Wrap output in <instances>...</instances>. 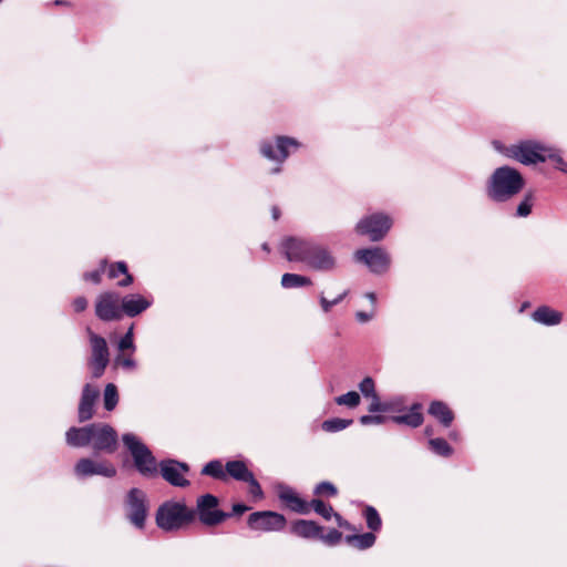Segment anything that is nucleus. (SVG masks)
I'll return each instance as SVG.
<instances>
[{
    "mask_svg": "<svg viewBox=\"0 0 567 567\" xmlns=\"http://www.w3.org/2000/svg\"><path fill=\"white\" fill-rule=\"evenodd\" d=\"M319 301H320L321 308H322V310H323L324 312H329V311L331 310V308H332L333 306H336V301H333V300H328V299L323 296V293H321V295L319 296Z\"/></svg>",
    "mask_w": 567,
    "mask_h": 567,
    "instance_id": "obj_45",
    "label": "nucleus"
},
{
    "mask_svg": "<svg viewBox=\"0 0 567 567\" xmlns=\"http://www.w3.org/2000/svg\"><path fill=\"white\" fill-rule=\"evenodd\" d=\"M318 538H320L323 543L333 546L341 540L342 534L338 529L332 528L327 534H322L321 532Z\"/></svg>",
    "mask_w": 567,
    "mask_h": 567,
    "instance_id": "obj_40",
    "label": "nucleus"
},
{
    "mask_svg": "<svg viewBox=\"0 0 567 567\" xmlns=\"http://www.w3.org/2000/svg\"><path fill=\"white\" fill-rule=\"evenodd\" d=\"M86 333L91 344V358L89 364L92 369L93 378L97 379L103 375L110 362V352L106 340L103 337L93 332L91 328H86Z\"/></svg>",
    "mask_w": 567,
    "mask_h": 567,
    "instance_id": "obj_9",
    "label": "nucleus"
},
{
    "mask_svg": "<svg viewBox=\"0 0 567 567\" xmlns=\"http://www.w3.org/2000/svg\"><path fill=\"white\" fill-rule=\"evenodd\" d=\"M162 477L172 486L187 487L190 482L185 477L189 472V466L185 462L173 458L162 460L158 466Z\"/></svg>",
    "mask_w": 567,
    "mask_h": 567,
    "instance_id": "obj_13",
    "label": "nucleus"
},
{
    "mask_svg": "<svg viewBox=\"0 0 567 567\" xmlns=\"http://www.w3.org/2000/svg\"><path fill=\"white\" fill-rule=\"evenodd\" d=\"M372 402L369 406L370 412H385L388 411V405L385 403H381L378 394L371 396Z\"/></svg>",
    "mask_w": 567,
    "mask_h": 567,
    "instance_id": "obj_42",
    "label": "nucleus"
},
{
    "mask_svg": "<svg viewBox=\"0 0 567 567\" xmlns=\"http://www.w3.org/2000/svg\"><path fill=\"white\" fill-rule=\"evenodd\" d=\"M106 267H107V260L102 259L100 261V266L97 269L84 274V276H83L84 280L91 281L95 285L100 284L101 279H102V275L106 270Z\"/></svg>",
    "mask_w": 567,
    "mask_h": 567,
    "instance_id": "obj_35",
    "label": "nucleus"
},
{
    "mask_svg": "<svg viewBox=\"0 0 567 567\" xmlns=\"http://www.w3.org/2000/svg\"><path fill=\"white\" fill-rule=\"evenodd\" d=\"M524 187V178L518 171L509 166H502L494 171L488 185L487 195L495 202H506Z\"/></svg>",
    "mask_w": 567,
    "mask_h": 567,
    "instance_id": "obj_3",
    "label": "nucleus"
},
{
    "mask_svg": "<svg viewBox=\"0 0 567 567\" xmlns=\"http://www.w3.org/2000/svg\"><path fill=\"white\" fill-rule=\"evenodd\" d=\"M355 318L359 322H368L369 320L372 319V313H367V312H363V311H358L355 313Z\"/></svg>",
    "mask_w": 567,
    "mask_h": 567,
    "instance_id": "obj_48",
    "label": "nucleus"
},
{
    "mask_svg": "<svg viewBox=\"0 0 567 567\" xmlns=\"http://www.w3.org/2000/svg\"><path fill=\"white\" fill-rule=\"evenodd\" d=\"M226 474L239 482H246L251 478L252 472L248 470L243 461H228L225 465Z\"/></svg>",
    "mask_w": 567,
    "mask_h": 567,
    "instance_id": "obj_24",
    "label": "nucleus"
},
{
    "mask_svg": "<svg viewBox=\"0 0 567 567\" xmlns=\"http://www.w3.org/2000/svg\"><path fill=\"white\" fill-rule=\"evenodd\" d=\"M310 511L313 509L318 515L322 516L324 519L329 520L333 515V508L331 505L326 504L323 501L319 498L312 499L310 503Z\"/></svg>",
    "mask_w": 567,
    "mask_h": 567,
    "instance_id": "obj_33",
    "label": "nucleus"
},
{
    "mask_svg": "<svg viewBox=\"0 0 567 567\" xmlns=\"http://www.w3.org/2000/svg\"><path fill=\"white\" fill-rule=\"evenodd\" d=\"M279 172H280V168H279V167H276V168H274V169H272V173H274V174H277V173H279Z\"/></svg>",
    "mask_w": 567,
    "mask_h": 567,
    "instance_id": "obj_56",
    "label": "nucleus"
},
{
    "mask_svg": "<svg viewBox=\"0 0 567 567\" xmlns=\"http://www.w3.org/2000/svg\"><path fill=\"white\" fill-rule=\"evenodd\" d=\"M433 433H434V432H433V429H432L431 426H426V427L424 429V434H425L426 436L431 437V436L433 435Z\"/></svg>",
    "mask_w": 567,
    "mask_h": 567,
    "instance_id": "obj_53",
    "label": "nucleus"
},
{
    "mask_svg": "<svg viewBox=\"0 0 567 567\" xmlns=\"http://www.w3.org/2000/svg\"><path fill=\"white\" fill-rule=\"evenodd\" d=\"M248 509H249V507L247 505L237 503V504L233 505V512L230 514L231 515H241L245 512H247Z\"/></svg>",
    "mask_w": 567,
    "mask_h": 567,
    "instance_id": "obj_47",
    "label": "nucleus"
},
{
    "mask_svg": "<svg viewBox=\"0 0 567 567\" xmlns=\"http://www.w3.org/2000/svg\"><path fill=\"white\" fill-rule=\"evenodd\" d=\"M280 249L289 261L305 264L311 270L331 272L337 268L332 251L312 239L287 237L281 241Z\"/></svg>",
    "mask_w": 567,
    "mask_h": 567,
    "instance_id": "obj_1",
    "label": "nucleus"
},
{
    "mask_svg": "<svg viewBox=\"0 0 567 567\" xmlns=\"http://www.w3.org/2000/svg\"><path fill=\"white\" fill-rule=\"evenodd\" d=\"M219 499L213 494H204L196 501V507L193 508L194 519L198 517L205 526H216L231 516L218 508Z\"/></svg>",
    "mask_w": 567,
    "mask_h": 567,
    "instance_id": "obj_7",
    "label": "nucleus"
},
{
    "mask_svg": "<svg viewBox=\"0 0 567 567\" xmlns=\"http://www.w3.org/2000/svg\"><path fill=\"white\" fill-rule=\"evenodd\" d=\"M533 208V195L527 194L523 200L518 204L516 209L517 217H527L532 213Z\"/></svg>",
    "mask_w": 567,
    "mask_h": 567,
    "instance_id": "obj_36",
    "label": "nucleus"
},
{
    "mask_svg": "<svg viewBox=\"0 0 567 567\" xmlns=\"http://www.w3.org/2000/svg\"><path fill=\"white\" fill-rule=\"evenodd\" d=\"M3 0H0V3L2 2Z\"/></svg>",
    "mask_w": 567,
    "mask_h": 567,
    "instance_id": "obj_57",
    "label": "nucleus"
},
{
    "mask_svg": "<svg viewBox=\"0 0 567 567\" xmlns=\"http://www.w3.org/2000/svg\"><path fill=\"white\" fill-rule=\"evenodd\" d=\"M508 156L525 165L543 163L548 158L556 161L559 165L564 164L563 158L556 154L555 150L532 141L512 145L508 148Z\"/></svg>",
    "mask_w": 567,
    "mask_h": 567,
    "instance_id": "obj_6",
    "label": "nucleus"
},
{
    "mask_svg": "<svg viewBox=\"0 0 567 567\" xmlns=\"http://www.w3.org/2000/svg\"><path fill=\"white\" fill-rule=\"evenodd\" d=\"M312 284L309 277L286 272L281 277V286L286 289L300 288Z\"/></svg>",
    "mask_w": 567,
    "mask_h": 567,
    "instance_id": "obj_27",
    "label": "nucleus"
},
{
    "mask_svg": "<svg viewBox=\"0 0 567 567\" xmlns=\"http://www.w3.org/2000/svg\"><path fill=\"white\" fill-rule=\"evenodd\" d=\"M104 408L106 411H113L118 402L117 388L113 383H107L103 394Z\"/></svg>",
    "mask_w": 567,
    "mask_h": 567,
    "instance_id": "obj_29",
    "label": "nucleus"
},
{
    "mask_svg": "<svg viewBox=\"0 0 567 567\" xmlns=\"http://www.w3.org/2000/svg\"><path fill=\"white\" fill-rule=\"evenodd\" d=\"M392 226V220L384 214H372L359 220L357 224V233L367 235L372 241L383 239Z\"/></svg>",
    "mask_w": 567,
    "mask_h": 567,
    "instance_id": "obj_10",
    "label": "nucleus"
},
{
    "mask_svg": "<svg viewBox=\"0 0 567 567\" xmlns=\"http://www.w3.org/2000/svg\"><path fill=\"white\" fill-rule=\"evenodd\" d=\"M450 437L453 439V440H456L457 439L456 432H451L450 433Z\"/></svg>",
    "mask_w": 567,
    "mask_h": 567,
    "instance_id": "obj_55",
    "label": "nucleus"
},
{
    "mask_svg": "<svg viewBox=\"0 0 567 567\" xmlns=\"http://www.w3.org/2000/svg\"><path fill=\"white\" fill-rule=\"evenodd\" d=\"M290 147L298 148V141L292 137L278 136L275 145L270 142H264L260 152L267 159L281 164L289 156Z\"/></svg>",
    "mask_w": 567,
    "mask_h": 567,
    "instance_id": "obj_15",
    "label": "nucleus"
},
{
    "mask_svg": "<svg viewBox=\"0 0 567 567\" xmlns=\"http://www.w3.org/2000/svg\"><path fill=\"white\" fill-rule=\"evenodd\" d=\"M375 535L373 533H364L361 535H347L346 542L358 549H368L375 543Z\"/></svg>",
    "mask_w": 567,
    "mask_h": 567,
    "instance_id": "obj_26",
    "label": "nucleus"
},
{
    "mask_svg": "<svg viewBox=\"0 0 567 567\" xmlns=\"http://www.w3.org/2000/svg\"><path fill=\"white\" fill-rule=\"evenodd\" d=\"M86 307H87L86 298L80 296V297L74 299L73 308H74L75 312H82V311H84L86 309Z\"/></svg>",
    "mask_w": 567,
    "mask_h": 567,
    "instance_id": "obj_44",
    "label": "nucleus"
},
{
    "mask_svg": "<svg viewBox=\"0 0 567 567\" xmlns=\"http://www.w3.org/2000/svg\"><path fill=\"white\" fill-rule=\"evenodd\" d=\"M429 445L431 451L440 456L449 457L453 453V449L450 446V444L441 437L430 439Z\"/></svg>",
    "mask_w": 567,
    "mask_h": 567,
    "instance_id": "obj_31",
    "label": "nucleus"
},
{
    "mask_svg": "<svg viewBox=\"0 0 567 567\" xmlns=\"http://www.w3.org/2000/svg\"><path fill=\"white\" fill-rule=\"evenodd\" d=\"M245 483H247L249 485V493L254 496V497H262L264 495V492H262V488L260 486V484L258 483V481L255 478L254 474L251 475V478H248Z\"/></svg>",
    "mask_w": 567,
    "mask_h": 567,
    "instance_id": "obj_41",
    "label": "nucleus"
},
{
    "mask_svg": "<svg viewBox=\"0 0 567 567\" xmlns=\"http://www.w3.org/2000/svg\"><path fill=\"white\" fill-rule=\"evenodd\" d=\"M422 404L421 403H414L410 408V411L402 415H395L392 416V421L396 424H404L410 427H419L423 423V414L421 412Z\"/></svg>",
    "mask_w": 567,
    "mask_h": 567,
    "instance_id": "obj_21",
    "label": "nucleus"
},
{
    "mask_svg": "<svg viewBox=\"0 0 567 567\" xmlns=\"http://www.w3.org/2000/svg\"><path fill=\"white\" fill-rule=\"evenodd\" d=\"M122 441L133 458L136 471L144 477H155L158 474L159 463L146 444L133 433L123 434Z\"/></svg>",
    "mask_w": 567,
    "mask_h": 567,
    "instance_id": "obj_5",
    "label": "nucleus"
},
{
    "mask_svg": "<svg viewBox=\"0 0 567 567\" xmlns=\"http://www.w3.org/2000/svg\"><path fill=\"white\" fill-rule=\"evenodd\" d=\"M367 526L373 532H378L382 526L381 517L373 506H367L364 509Z\"/></svg>",
    "mask_w": 567,
    "mask_h": 567,
    "instance_id": "obj_32",
    "label": "nucleus"
},
{
    "mask_svg": "<svg viewBox=\"0 0 567 567\" xmlns=\"http://www.w3.org/2000/svg\"><path fill=\"white\" fill-rule=\"evenodd\" d=\"M385 417L382 415H362L360 417V423L362 425H371V424H382Z\"/></svg>",
    "mask_w": 567,
    "mask_h": 567,
    "instance_id": "obj_43",
    "label": "nucleus"
},
{
    "mask_svg": "<svg viewBox=\"0 0 567 567\" xmlns=\"http://www.w3.org/2000/svg\"><path fill=\"white\" fill-rule=\"evenodd\" d=\"M118 363L126 370H134L136 368V362L131 357L122 359Z\"/></svg>",
    "mask_w": 567,
    "mask_h": 567,
    "instance_id": "obj_46",
    "label": "nucleus"
},
{
    "mask_svg": "<svg viewBox=\"0 0 567 567\" xmlns=\"http://www.w3.org/2000/svg\"><path fill=\"white\" fill-rule=\"evenodd\" d=\"M332 516H334V517H336V519H337V522H338L339 526L343 527V526H346V525H347V523L342 520V517H341L338 513H334V512H333V515H332Z\"/></svg>",
    "mask_w": 567,
    "mask_h": 567,
    "instance_id": "obj_50",
    "label": "nucleus"
},
{
    "mask_svg": "<svg viewBox=\"0 0 567 567\" xmlns=\"http://www.w3.org/2000/svg\"><path fill=\"white\" fill-rule=\"evenodd\" d=\"M261 248H262V250H265L267 252L270 251L269 245L267 243L262 244Z\"/></svg>",
    "mask_w": 567,
    "mask_h": 567,
    "instance_id": "obj_54",
    "label": "nucleus"
},
{
    "mask_svg": "<svg viewBox=\"0 0 567 567\" xmlns=\"http://www.w3.org/2000/svg\"><path fill=\"white\" fill-rule=\"evenodd\" d=\"M351 419L333 417L322 422V430L326 432L336 433L342 431L352 424Z\"/></svg>",
    "mask_w": 567,
    "mask_h": 567,
    "instance_id": "obj_30",
    "label": "nucleus"
},
{
    "mask_svg": "<svg viewBox=\"0 0 567 567\" xmlns=\"http://www.w3.org/2000/svg\"><path fill=\"white\" fill-rule=\"evenodd\" d=\"M347 295H348V290L343 291L338 297H336L333 299V301H336V305L340 303L346 298Z\"/></svg>",
    "mask_w": 567,
    "mask_h": 567,
    "instance_id": "obj_49",
    "label": "nucleus"
},
{
    "mask_svg": "<svg viewBox=\"0 0 567 567\" xmlns=\"http://www.w3.org/2000/svg\"><path fill=\"white\" fill-rule=\"evenodd\" d=\"M429 414L436 419L444 427H449L454 420L453 412L442 401H433L429 406Z\"/></svg>",
    "mask_w": 567,
    "mask_h": 567,
    "instance_id": "obj_23",
    "label": "nucleus"
},
{
    "mask_svg": "<svg viewBox=\"0 0 567 567\" xmlns=\"http://www.w3.org/2000/svg\"><path fill=\"white\" fill-rule=\"evenodd\" d=\"M202 475L210 476L216 480H224L226 477V471L223 468V464L218 460L208 462L200 471Z\"/></svg>",
    "mask_w": 567,
    "mask_h": 567,
    "instance_id": "obj_28",
    "label": "nucleus"
},
{
    "mask_svg": "<svg viewBox=\"0 0 567 567\" xmlns=\"http://www.w3.org/2000/svg\"><path fill=\"white\" fill-rule=\"evenodd\" d=\"M65 441L72 447L91 446L94 454H114L117 450L118 435L107 423H91L89 425L70 427Z\"/></svg>",
    "mask_w": 567,
    "mask_h": 567,
    "instance_id": "obj_2",
    "label": "nucleus"
},
{
    "mask_svg": "<svg viewBox=\"0 0 567 567\" xmlns=\"http://www.w3.org/2000/svg\"><path fill=\"white\" fill-rule=\"evenodd\" d=\"M118 349L121 351H124V350H127V349L132 350V352L135 351V344H134V341H133V326H131L128 328L126 333L118 341Z\"/></svg>",
    "mask_w": 567,
    "mask_h": 567,
    "instance_id": "obj_39",
    "label": "nucleus"
},
{
    "mask_svg": "<svg viewBox=\"0 0 567 567\" xmlns=\"http://www.w3.org/2000/svg\"><path fill=\"white\" fill-rule=\"evenodd\" d=\"M313 492L316 495H327V496H331V497H333L338 494L337 487L328 481H323V482L319 483L315 487Z\"/></svg>",
    "mask_w": 567,
    "mask_h": 567,
    "instance_id": "obj_37",
    "label": "nucleus"
},
{
    "mask_svg": "<svg viewBox=\"0 0 567 567\" xmlns=\"http://www.w3.org/2000/svg\"><path fill=\"white\" fill-rule=\"evenodd\" d=\"M156 524L165 532H174L194 522L193 508L184 502L166 501L156 511Z\"/></svg>",
    "mask_w": 567,
    "mask_h": 567,
    "instance_id": "obj_4",
    "label": "nucleus"
},
{
    "mask_svg": "<svg viewBox=\"0 0 567 567\" xmlns=\"http://www.w3.org/2000/svg\"><path fill=\"white\" fill-rule=\"evenodd\" d=\"M532 318L544 326H557L561 322L563 315L548 306H540L533 312Z\"/></svg>",
    "mask_w": 567,
    "mask_h": 567,
    "instance_id": "obj_20",
    "label": "nucleus"
},
{
    "mask_svg": "<svg viewBox=\"0 0 567 567\" xmlns=\"http://www.w3.org/2000/svg\"><path fill=\"white\" fill-rule=\"evenodd\" d=\"M354 257L358 261L365 264L371 272L378 275L385 272L391 262L389 254L380 247L359 249Z\"/></svg>",
    "mask_w": 567,
    "mask_h": 567,
    "instance_id": "obj_14",
    "label": "nucleus"
},
{
    "mask_svg": "<svg viewBox=\"0 0 567 567\" xmlns=\"http://www.w3.org/2000/svg\"><path fill=\"white\" fill-rule=\"evenodd\" d=\"M95 315L103 321H112L122 317L120 295L116 292H103L95 302Z\"/></svg>",
    "mask_w": 567,
    "mask_h": 567,
    "instance_id": "obj_16",
    "label": "nucleus"
},
{
    "mask_svg": "<svg viewBox=\"0 0 567 567\" xmlns=\"http://www.w3.org/2000/svg\"><path fill=\"white\" fill-rule=\"evenodd\" d=\"M107 275L111 279L123 275L124 278L117 282L120 287H128L133 282V277L128 274L127 266L124 261H116L115 264H112L109 268Z\"/></svg>",
    "mask_w": 567,
    "mask_h": 567,
    "instance_id": "obj_25",
    "label": "nucleus"
},
{
    "mask_svg": "<svg viewBox=\"0 0 567 567\" xmlns=\"http://www.w3.org/2000/svg\"><path fill=\"white\" fill-rule=\"evenodd\" d=\"M124 506L128 522L137 529H143L148 512L145 492L136 487L131 488L125 497Z\"/></svg>",
    "mask_w": 567,
    "mask_h": 567,
    "instance_id": "obj_8",
    "label": "nucleus"
},
{
    "mask_svg": "<svg viewBox=\"0 0 567 567\" xmlns=\"http://www.w3.org/2000/svg\"><path fill=\"white\" fill-rule=\"evenodd\" d=\"M322 528L312 520L298 519L291 525V533L301 538H318Z\"/></svg>",
    "mask_w": 567,
    "mask_h": 567,
    "instance_id": "obj_22",
    "label": "nucleus"
},
{
    "mask_svg": "<svg viewBox=\"0 0 567 567\" xmlns=\"http://www.w3.org/2000/svg\"><path fill=\"white\" fill-rule=\"evenodd\" d=\"M249 528L260 532H280L285 528L287 520L282 514L272 511H260L248 516Z\"/></svg>",
    "mask_w": 567,
    "mask_h": 567,
    "instance_id": "obj_12",
    "label": "nucleus"
},
{
    "mask_svg": "<svg viewBox=\"0 0 567 567\" xmlns=\"http://www.w3.org/2000/svg\"><path fill=\"white\" fill-rule=\"evenodd\" d=\"M365 297H367V298H368L372 303H374V302H375V300H377V296H375V293H374V292H367V293H365Z\"/></svg>",
    "mask_w": 567,
    "mask_h": 567,
    "instance_id": "obj_52",
    "label": "nucleus"
},
{
    "mask_svg": "<svg viewBox=\"0 0 567 567\" xmlns=\"http://www.w3.org/2000/svg\"><path fill=\"white\" fill-rule=\"evenodd\" d=\"M271 215H272L274 220H278V218L280 216L279 209L277 207H272Z\"/></svg>",
    "mask_w": 567,
    "mask_h": 567,
    "instance_id": "obj_51",
    "label": "nucleus"
},
{
    "mask_svg": "<svg viewBox=\"0 0 567 567\" xmlns=\"http://www.w3.org/2000/svg\"><path fill=\"white\" fill-rule=\"evenodd\" d=\"M152 302V299H147L138 293L127 295L121 300L122 312L133 318L148 309Z\"/></svg>",
    "mask_w": 567,
    "mask_h": 567,
    "instance_id": "obj_19",
    "label": "nucleus"
},
{
    "mask_svg": "<svg viewBox=\"0 0 567 567\" xmlns=\"http://www.w3.org/2000/svg\"><path fill=\"white\" fill-rule=\"evenodd\" d=\"M359 390L362 393V395L365 398H371L372 395L377 394L374 381L371 377H365L359 383Z\"/></svg>",
    "mask_w": 567,
    "mask_h": 567,
    "instance_id": "obj_38",
    "label": "nucleus"
},
{
    "mask_svg": "<svg viewBox=\"0 0 567 567\" xmlns=\"http://www.w3.org/2000/svg\"><path fill=\"white\" fill-rule=\"evenodd\" d=\"M74 474L78 478H86L94 475L111 478L116 475V467L107 460L82 457L74 465Z\"/></svg>",
    "mask_w": 567,
    "mask_h": 567,
    "instance_id": "obj_11",
    "label": "nucleus"
},
{
    "mask_svg": "<svg viewBox=\"0 0 567 567\" xmlns=\"http://www.w3.org/2000/svg\"><path fill=\"white\" fill-rule=\"evenodd\" d=\"M100 396V391L96 386L86 383L83 386L79 409H78V419L79 422H86L91 420L94 415V406Z\"/></svg>",
    "mask_w": 567,
    "mask_h": 567,
    "instance_id": "obj_17",
    "label": "nucleus"
},
{
    "mask_svg": "<svg viewBox=\"0 0 567 567\" xmlns=\"http://www.w3.org/2000/svg\"><path fill=\"white\" fill-rule=\"evenodd\" d=\"M361 398L360 394L355 391H349L342 395H339L334 399V402L338 405H344L350 409L357 408L360 404Z\"/></svg>",
    "mask_w": 567,
    "mask_h": 567,
    "instance_id": "obj_34",
    "label": "nucleus"
},
{
    "mask_svg": "<svg viewBox=\"0 0 567 567\" xmlns=\"http://www.w3.org/2000/svg\"><path fill=\"white\" fill-rule=\"evenodd\" d=\"M277 492L279 499L284 502L292 512L302 515L310 513L309 503L302 499L292 487L286 484H279L277 486Z\"/></svg>",
    "mask_w": 567,
    "mask_h": 567,
    "instance_id": "obj_18",
    "label": "nucleus"
}]
</instances>
